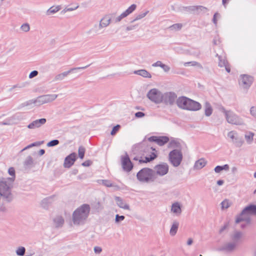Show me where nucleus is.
Segmentation results:
<instances>
[{
  "instance_id": "obj_54",
  "label": "nucleus",
  "mask_w": 256,
  "mask_h": 256,
  "mask_svg": "<svg viewBox=\"0 0 256 256\" xmlns=\"http://www.w3.org/2000/svg\"><path fill=\"white\" fill-rule=\"evenodd\" d=\"M218 17L220 18V14L218 12H216L214 14V16H213V18H212V22H213L214 23V24L216 26V24H217V20H216V18Z\"/></svg>"
},
{
  "instance_id": "obj_16",
  "label": "nucleus",
  "mask_w": 256,
  "mask_h": 256,
  "mask_svg": "<svg viewBox=\"0 0 256 256\" xmlns=\"http://www.w3.org/2000/svg\"><path fill=\"white\" fill-rule=\"evenodd\" d=\"M122 164L124 170L129 172L132 170L133 168V164L131 162L130 158L126 153L125 156H122Z\"/></svg>"
},
{
  "instance_id": "obj_19",
  "label": "nucleus",
  "mask_w": 256,
  "mask_h": 256,
  "mask_svg": "<svg viewBox=\"0 0 256 256\" xmlns=\"http://www.w3.org/2000/svg\"><path fill=\"white\" fill-rule=\"evenodd\" d=\"M236 246L235 243L232 242H229L218 248L216 250L218 251H224L226 252H230L235 250Z\"/></svg>"
},
{
  "instance_id": "obj_47",
  "label": "nucleus",
  "mask_w": 256,
  "mask_h": 256,
  "mask_svg": "<svg viewBox=\"0 0 256 256\" xmlns=\"http://www.w3.org/2000/svg\"><path fill=\"white\" fill-rule=\"evenodd\" d=\"M124 218L125 216H119L118 214H116L115 218V222L118 224L120 222L124 220Z\"/></svg>"
},
{
  "instance_id": "obj_6",
  "label": "nucleus",
  "mask_w": 256,
  "mask_h": 256,
  "mask_svg": "<svg viewBox=\"0 0 256 256\" xmlns=\"http://www.w3.org/2000/svg\"><path fill=\"white\" fill-rule=\"evenodd\" d=\"M12 184L13 182L6 179L0 181V194H2V198L8 202H10L12 200L11 193Z\"/></svg>"
},
{
  "instance_id": "obj_26",
  "label": "nucleus",
  "mask_w": 256,
  "mask_h": 256,
  "mask_svg": "<svg viewBox=\"0 0 256 256\" xmlns=\"http://www.w3.org/2000/svg\"><path fill=\"white\" fill-rule=\"evenodd\" d=\"M254 134L252 132H248L244 134V138L248 144H251L254 141Z\"/></svg>"
},
{
  "instance_id": "obj_9",
  "label": "nucleus",
  "mask_w": 256,
  "mask_h": 256,
  "mask_svg": "<svg viewBox=\"0 0 256 256\" xmlns=\"http://www.w3.org/2000/svg\"><path fill=\"white\" fill-rule=\"evenodd\" d=\"M228 137L230 139V142L236 148H240L244 144L242 138L240 136L235 130L228 132Z\"/></svg>"
},
{
  "instance_id": "obj_14",
  "label": "nucleus",
  "mask_w": 256,
  "mask_h": 256,
  "mask_svg": "<svg viewBox=\"0 0 256 256\" xmlns=\"http://www.w3.org/2000/svg\"><path fill=\"white\" fill-rule=\"evenodd\" d=\"M169 170V166L166 163H162L156 165L154 167V169L153 170L154 172V174H156H156L160 176H164L168 174Z\"/></svg>"
},
{
  "instance_id": "obj_53",
  "label": "nucleus",
  "mask_w": 256,
  "mask_h": 256,
  "mask_svg": "<svg viewBox=\"0 0 256 256\" xmlns=\"http://www.w3.org/2000/svg\"><path fill=\"white\" fill-rule=\"evenodd\" d=\"M250 113L252 116L256 118V107H251L250 109Z\"/></svg>"
},
{
  "instance_id": "obj_40",
  "label": "nucleus",
  "mask_w": 256,
  "mask_h": 256,
  "mask_svg": "<svg viewBox=\"0 0 256 256\" xmlns=\"http://www.w3.org/2000/svg\"><path fill=\"white\" fill-rule=\"evenodd\" d=\"M136 8V5L135 4H132L128 9H126L124 12V14L126 16L132 14Z\"/></svg>"
},
{
  "instance_id": "obj_48",
  "label": "nucleus",
  "mask_w": 256,
  "mask_h": 256,
  "mask_svg": "<svg viewBox=\"0 0 256 256\" xmlns=\"http://www.w3.org/2000/svg\"><path fill=\"white\" fill-rule=\"evenodd\" d=\"M20 29L24 32H28L30 29V26L28 24H24L22 25Z\"/></svg>"
},
{
  "instance_id": "obj_13",
  "label": "nucleus",
  "mask_w": 256,
  "mask_h": 256,
  "mask_svg": "<svg viewBox=\"0 0 256 256\" xmlns=\"http://www.w3.org/2000/svg\"><path fill=\"white\" fill-rule=\"evenodd\" d=\"M90 65H87L82 67H78L70 68L69 70L63 72L61 74H58L55 76L54 78L53 81L58 82L62 80L65 77H66L70 73L72 72H76L80 70H84L88 68Z\"/></svg>"
},
{
  "instance_id": "obj_33",
  "label": "nucleus",
  "mask_w": 256,
  "mask_h": 256,
  "mask_svg": "<svg viewBox=\"0 0 256 256\" xmlns=\"http://www.w3.org/2000/svg\"><path fill=\"white\" fill-rule=\"evenodd\" d=\"M61 8L60 6H52L49 9H48L46 12V15L50 16L52 14H55L60 10Z\"/></svg>"
},
{
  "instance_id": "obj_61",
  "label": "nucleus",
  "mask_w": 256,
  "mask_h": 256,
  "mask_svg": "<svg viewBox=\"0 0 256 256\" xmlns=\"http://www.w3.org/2000/svg\"><path fill=\"white\" fill-rule=\"evenodd\" d=\"M162 64V62L161 61L158 60L156 62L152 64V66L153 67H160V66Z\"/></svg>"
},
{
  "instance_id": "obj_22",
  "label": "nucleus",
  "mask_w": 256,
  "mask_h": 256,
  "mask_svg": "<svg viewBox=\"0 0 256 256\" xmlns=\"http://www.w3.org/2000/svg\"><path fill=\"white\" fill-rule=\"evenodd\" d=\"M242 236V233L240 232L235 230L234 233L230 236V238L232 242L235 243L236 245L240 241Z\"/></svg>"
},
{
  "instance_id": "obj_10",
  "label": "nucleus",
  "mask_w": 256,
  "mask_h": 256,
  "mask_svg": "<svg viewBox=\"0 0 256 256\" xmlns=\"http://www.w3.org/2000/svg\"><path fill=\"white\" fill-rule=\"evenodd\" d=\"M154 151H156L155 148H154L152 146H148L146 148V150H144V152H150V154L145 156L144 160L142 159V158H140L138 157L137 156L134 157L133 160H138L139 164L146 163L148 162H150L154 160L157 157V154L155 153V152H154Z\"/></svg>"
},
{
  "instance_id": "obj_38",
  "label": "nucleus",
  "mask_w": 256,
  "mask_h": 256,
  "mask_svg": "<svg viewBox=\"0 0 256 256\" xmlns=\"http://www.w3.org/2000/svg\"><path fill=\"white\" fill-rule=\"evenodd\" d=\"M182 24L180 23L175 24L170 26L168 28L172 31H178L182 29Z\"/></svg>"
},
{
  "instance_id": "obj_7",
  "label": "nucleus",
  "mask_w": 256,
  "mask_h": 256,
  "mask_svg": "<svg viewBox=\"0 0 256 256\" xmlns=\"http://www.w3.org/2000/svg\"><path fill=\"white\" fill-rule=\"evenodd\" d=\"M221 110L224 114L226 122L228 124L236 126L244 124L243 119L232 111L227 110L224 107L222 108Z\"/></svg>"
},
{
  "instance_id": "obj_39",
  "label": "nucleus",
  "mask_w": 256,
  "mask_h": 256,
  "mask_svg": "<svg viewBox=\"0 0 256 256\" xmlns=\"http://www.w3.org/2000/svg\"><path fill=\"white\" fill-rule=\"evenodd\" d=\"M149 12L148 10H147L146 11V12H143V13H141V14H140L138 15H136L134 18V19L132 20L130 22V23H133L135 21H136V20H140L142 18H144V17H145L146 16V15L148 14V12Z\"/></svg>"
},
{
  "instance_id": "obj_50",
  "label": "nucleus",
  "mask_w": 256,
  "mask_h": 256,
  "mask_svg": "<svg viewBox=\"0 0 256 256\" xmlns=\"http://www.w3.org/2000/svg\"><path fill=\"white\" fill-rule=\"evenodd\" d=\"M78 6H79L78 4H77L76 6L74 8H66L62 12L65 13L66 12H70V11L74 10L77 9L78 8Z\"/></svg>"
},
{
  "instance_id": "obj_55",
  "label": "nucleus",
  "mask_w": 256,
  "mask_h": 256,
  "mask_svg": "<svg viewBox=\"0 0 256 256\" xmlns=\"http://www.w3.org/2000/svg\"><path fill=\"white\" fill-rule=\"evenodd\" d=\"M38 72L37 70H34L32 71L30 74L29 78H34V77L37 76L38 75Z\"/></svg>"
},
{
  "instance_id": "obj_43",
  "label": "nucleus",
  "mask_w": 256,
  "mask_h": 256,
  "mask_svg": "<svg viewBox=\"0 0 256 256\" xmlns=\"http://www.w3.org/2000/svg\"><path fill=\"white\" fill-rule=\"evenodd\" d=\"M78 156L80 159H83L84 156L85 148L82 146H80L78 150Z\"/></svg>"
},
{
  "instance_id": "obj_49",
  "label": "nucleus",
  "mask_w": 256,
  "mask_h": 256,
  "mask_svg": "<svg viewBox=\"0 0 256 256\" xmlns=\"http://www.w3.org/2000/svg\"><path fill=\"white\" fill-rule=\"evenodd\" d=\"M120 125L117 124L116 126H114L112 130L111 131L110 134L112 136L114 135L119 130L120 128Z\"/></svg>"
},
{
  "instance_id": "obj_3",
  "label": "nucleus",
  "mask_w": 256,
  "mask_h": 256,
  "mask_svg": "<svg viewBox=\"0 0 256 256\" xmlns=\"http://www.w3.org/2000/svg\"><path fill=\"white\" fill-rule=\"evenodd\" d=\"M256 215V205L250 204L242 210L241 213L236 217V223L238 224L242 222H246V224L250 222L252 216Z\"/></svg>"
},
{
  "instance_id": "obj_18",
  "label": "nucleus",
  "mask_w": 256,
  "mask_h": 256,
  "mask_svg": "<svg viewBox=\"0 0 256 256\" xmlns=\"http://www.w3.org/2000/svg\"><path fill=\"white\" fill-rule=\"evenodd\" d=\"M76 154L74 152H72L68 156L64 159V166L65 168H70L74 164L76 160Z\"/></svg>"
},
{
  "instance_id": "obj_4",
  "label": "nucleus",
  "mask_w": 256,
  "mask_h": 256,
  "mask_svg": "<svg viewBox=\"0 0 256 256\" xmlns=\"http://www.w3.org/2000/svg\"><path fill=\"white\" fill-rule=\"evenodd\" d=\"M136 178L138 181L143 183L152 182L156 178L154 170L148 168L141 169L137 173Z\"/></svg>"
},
{
  "instance_id": "obj_36",
  "label": "nucleus",
  "mask_w": 256,
  "mask_h": 256,
  "mask_svg": "<svg viewBox=\"0 0 256 256\" xmlns=\"http://www.w3.org/2000/svg\"><path fill=\"white\" fill-rule=\"evenodd\" d=\"M189 64H190L192 66H196L197 68H198L200 69H203V67H202V65L200 63H199L197 62H196V61L186 62H184V66H186Z\"/></svg>"
},
{
  "instance_id": "obj_57",
  "label": "nucleus",
  "mask_w": 256,
  "mask_h": 256,
  "mask_svg": "<svg viewBox=\"0 0 256 256\" xmlns=\"http://www.w3.org/2000/svg\"><path fill=\"white\" fill-rule=\"evenodd\" d=\"M194 10L202 11V10H206V8L203 6H194L192 10Z\"/></svg>"
},
{
  "instance_id": "obj_52",
  "label": "nucleus",
  "mask_w": 256,
  "mask_h": 256,
  "mask_svg": "<svg viewBox=\"0 0 256 256\" xmlns=\"http://www.w3.org/2000/svg\"><path fill=\"white\" fill-rule=\"evenodd\" d=\"M127 16L124 12H123L120 15L116 17L115 19V22H120L123 18Z\"/></svg>"
},
{
  "instance_id": "obj_30",
  "label": "nucleus",
  "mask_w": 256,
  "mask_h": 256,
  "mask_svg": "<svg viewBox=\"0 0 256 256\" xmlns=\"http://www.w3.org/2000/svg\"><path fill=\"white\" fill-rule=\"evenodd\" d=\"M216 57H218V66L220 67H224V66H226V64H228V62L226 60V58L224 56L219 55L218 54H216Z\"/></svg>"
},
{
  "instance_id": "obj_8",
  "label": "nucleus",
  "mask_w": 256,
  "mask_h": 256,
  "mask_svg": "<svg viewBox=\"0 0 256 256\" xmlns=\"http://www.w3.org/2000/svg\"><path fill=\"white\" fill-rule=\"evenodd\" d=\"M182 154L180 150L174 149L169 153L168 160L171 164L174 167L180 165L182 160Z\"/></svg>"
},
{
  "instance_id": "obj_17",
  "label": "nucleus",
  "mask_w": 256,
  "mask_h": 256,
  "mask_svg": "<svg viewBox=\"0 0 256 256\" xmlns=\"http://www.w3.org/2000/svg\"><path fill=\"white\" fill-rule=\"evenodd\" d=\"M150 142H156L158 145L160 146H164L169 141V138L168 136H152L148 138Z\"/></svg>"
},
{
  "instance_id": "obj_58",
  "label": "nucleus",
  "mask_w": 256,
  "mask_h": 256,
  "mask_svg": "<svg viewBox=\"0 0 256 256\" xmlns=\"http://www.w3.org/2000/svg\"><path fill=\"white\" fill-rule=\"evenodd\" d=\"M92 164V162L90 160H88L82 163V165L84 166H88Z\"/></svg>"
},
{
  "instance_id": "obj_11",
  "label": "nucleus",
  "mask_w": 256,
  "mask_h": 256,
  "mask_svg": "<svg viewBox=\"0 0 256 256\" xmlns=\"http://www.w3.org/2000/svg\"><path fill=\"white\" fill-rule=\"evenodd\" d=\"M162 93L156 88L150 90L146 94L150 100L156 104L162 103Z\"/></svg>"
},
{
  "instance_id": "obj_21",
  "label": "nucleus",
  "mask_w": 256,
  "mask_h": 256,
  "mask_svg": "<svg viewBox=\"0 0 256 256\" xmlns=\"http://www.w3.org/2000/svg\"><path fill=\"white\" fill-rule=\"evenodd\" d=\"M111 22V17L109 15H106L100 20L98 28L101 29L109 26Z\"/></svg>"
},
{
  "instance_id": "obj_20",
  "label": "nucleus",
  "mask_w": 256,
  "mask_h": 256,
  "mask_svg": "<svg viewBox=\"0 0 256 256\" xmlns=\"http://www.w3.org/2000/svg\"><path fill=\"white\" fill-rule=\"evenodd\" d=\"M46 122V120L44 118H42L38 120H36L30 122L27 127L30 129H35L41 127L42 125L44 124Z\"/></svg>"
},
{
  "instance_id": "obj_31",
  "label": "nucleus",
  "mask_w": 256,
  "mask_h": 256,
  "mask_svg": "<svg viewBox=\"0 0 256 256\" xmlns=\"http://www.w3.org/2000/svg\"><path fill=\"white\" fill-rule=\"evenodd\" d=\"M54 198V196H51L48 198H44L43 200H42L41 202V205L44 208H46L48 206V205L52 203V202L53 198Z\"/></svg>"
},
{
  "instance_id": "obj_2",
  "label": "nucleus",
  "mask_w": 256,
  "mask_h": 256,
  "mask_svg": "<svg viewBox=\"0 0 256 256\" xmlns=\"http://www.w3.org/2000/svg\"><path fill=\"white\" fill-rule=\"evenodd\" d=\"M176 104L180 108L190 111H197L202 108L199 102L186 96L178 98Z\"/></svg>"
},
{
  "instance_id": "obj_15",
  "label": "nucleus",
  "mask_w": 256,
  "mask_h": 256,
  "mask_svg": "<svg viewBox=\"0 0 256 256\" xmlns=\"http://www.w3.org/2000/svg\"><path fill=\"white\" fill-rule=\"evenodd\" d=\"M253 78L252 76L244 74L240 76L239 84L244 88H248L251 86Z\"/></svg>"
},
{
  "instance_id": "obj_62",
  "label": "nucleus",
  "mask_w": 256,
  "mask_h": 256,
  "mask_svg": "<svg viewBox=\"0 0 256 256\" xmlns=\"http://www.w3.org/2000/svg\"><path fill=\"white\" fill-rule=\"evenodd\" d=\"M214 170V172L216 173L220 172L222 171V166H216Z\"/></svg>"
},
{
  "instance_id": "obj_63",
  "label": "nucleus",
  "mask_w": 256,
  "mask_h": 256,
  "mask_svg": "<svg viewBox=\"0 0 256 256\" xmlns=\"http://www.w3.org/2000/svg\"><path fill=\"white\" fill-rule=\"evenodd\" d=\"M222 170H229V166L227 164H226L224 166H221Z\"/></svg>"
},
{
  "instance_id": "obj_45",
  "label": "nucleus",
  "mask_w": 256,
  "mask_h": 256,
  "mask_svg": "<svg viewBox=\"0 0 256 256\" xmlns=\"http://www.w3.org/2000/svg\"><path fill=\"white\" fill-rule=\"evenodd\" d=\"M59 140H54L48 142L46 146L48 147H52L58 145L59 144Z\"/></svg>"
},
{
  "instance_id": "obj_34",
  "label": "nucleus",
  "mask_w": 256,
  "mask_h": 256,
  "mask_svg": "<svg viewBox=\"0 0 256 256\" xmlns=\"http://www.w3.org/2000/svg\"><path fill=\"white\" fill-rule=\"evenodd\" d=\"M34 164L33 158L31 156H28L24 162V165L26 168H30Z\"/></svg>"
},
{
  "instance_id": "obj_12",
  "label": "nucleus",
  "mask_w": 256,
  "mask_h": 256,
  "mask_svg": "<svg viewBox=\"0 0 256 256\" xmlns=\"http://www.w3.org/2000/svg\"><path fill=\"white\" fill-rule=\"evenodd\" d=\"M162 102L166 105L172 106L177 100L176 94L173 92H166L162 94Z\"/></svg>"
},
{
  "instance_id": "obj_51",
  "label": "nucleus",
  "mask_w": 256,
  "mask_h": 256,
  "mask_svg": "<svg viewBox=\"0 0 256 256\" xmlns=\"http://www.w3.org/2000/svg\"><path fill=\"white\" fill-rule=\"evenodd\" d=\"M160 68H162L164 71L166 72H168L170 69V67L168 66L165 64H162H162L160 66Z\"/></svg>"
},
{
  "instance_id": "obj_24",
  "label": "nucleus",
  "mask_w": 256,
  "mask_h": 256,
  "mask_svg": "<svg viewBox=\"0 0 256 256\" xmlns=\"http://www.w3.org/2000/svg\"><path fill=\"white\" fill-rule=\"evenodd\" d=\"M134 73L136 74L142 76L145 78H151V74L146 70L144 69L136 70L134 71Z\"/></svg>"
},
{
  "instance_id": "obj_28",
  "label": "nucleus",
  "mask_w": 256,
  "mask_h": 256,
  "mask_svg": "<svg viewBox=\"0 0 256 256\" xmlns=\"http://www.w3.org/2000/svg\"><path fill=\"white\" fill-rule=\"evenodd\" d=\"M171 211L176 214H180L182 210L180 204L178 202L174 203L172 206Z\"/></svg>"
},
{
  "instance_id": "obj_56",
  "label": "nucleus",
  "mask_w": 256,
  "mask_h": 256,
  "mask_svg": "<svg viewBox=\"0 0 256 256\" xmlns=\"http://www.w3.org/2000/svg\"><path fill=\"white\" fill-rule=\"evenodd\" d=\"M38 144H39L38 142H37L32 143V144L28 145L26 147H25L24 149L22 150V151H24V150H26L32 147V146H38Z\"/></svg>"
},
{
  "instance_id": "obj_27",
  "label": "nucleus",
  "mask_w": 256,
  "mask_h": 256,
  "mask_svg": "<svg viewBox=\"0 0 256 256\" xmlns=\"http://www.w3.org/2000/svg\"><path fill=\"white\" fill-rule=\"evenodd\" d=\"M54 225L56 228L62 227L64 223V220L61 216H56L54 218Z\"/></svg>"
},
{
  "instance_id": "obj_1",
  "label": "nucleus",
  "mask_w": 256,
  "mask_h": 256,
  "mask_svg": "<svg viewBox=\"0 0 256 256\" xmlns=\"http://www.w3.org/2000/svg\"><path fill=\"white\" fill-rule=\"evenodd\" d=\"M90 208L88 204H82L72 213V220L74 225L84 224L89 216Z\"/></svg>"
},
{
  "instance_id": "obj_5",
  "label": "nucleus",
  "mask_w": 256,
  "mask_h": 256,
  "mask_svg": "<svg viewBox=\"0 0 256 256\" xmlns=\"http://www.w3.org/2000/svg\"><path fill=\"white\" fill-rule=\"evenodd\" d=\"M58 95L56 94H45L38 96L36 99H32L26 102V106L34 105L40 106V105L51 102L54 100Z\"/></svg>"
},
{
  "instance_id": "obj_32",
  "label": "nucleus",
  "mask_w": 256,
  "mask_h": 256,
  "mask_svg": "<svg viewBox=\"0 0 256 256\" xmlns=\"http://www.w3.org/2000/svg\"><path fill=\"white\" fill-rule=\"evenodd\" d=\"M180 144L178 141L176 140H172L168 144V148H180Z\"/></svg>"
},
{
  "instance_id": "obj_25",
  "label": "nucleus",
  "mask_w": 256,
  "mask_h": 256,
  "mask_svg": "<svg viewBox=\"0 0 256 256\" xmlns=\"http://www.w3.org/2000/svg\"><path fill=\"white\" fill-rule=\"evenodd\" d=\"M206 162L204 158H200L195 162L194 168L196 170H200L206 165Z\"/></svg>"
},
{
  "instance_id": "obj_23",
  "label": "nucleus",
  "mask_w": 256,
  "mask_h": 256,
  "mask_svg": "<svg viewBox=\"0 0 256 256\" xmlns=\"http://www.w3.org/2000/svg\"><path fill=\"white\" fill-rule=\"evenodd\" d=\"M115 200L116 202L117 205L122 208L124 210H130V206L127 204L125 203L122 198L119 196H116Z\"/></svg>"
},
{
  "instance_id": "obj_42",
  "label": "nucleus",
  "mask_w": 256,
  "mask_h": 256,
  "mask_svg": "<svg viewBox=\"0 0 256 256\" xmlns=\"http://www.w3.org/2000/svg\"><path fill=\"white\" fill-rule=\"evenodd\" d=\"M16 252L18 256H24L26 252V248L24 246H20L16 249Z\"/></svg>"
},
{
  "instance_id": "obj_35",
  "label": "nucleus",
  "mask_w": 256,
  "mask_h": 256,
  "mask_svg": "<svg viewBox=\"0 0 256 256\" xmlns=\"http://www.w3.org/2000/svg\"><path fill=\"white\" fill-rule=\"evenodd\" d=\"M8 172L10 175L12 176V177L8 178L6 180H8V181L11 182H13L15 179V170L14 168L12 167L9 168Z\"/></svg>"
},
{
  "instance_id": "obj_64",
  "label": "nucleus",
  "mask_w": 256,
  "mask_h": 256,
  "mask_svg": "<svg viewBox=\"0 0 256 256\" xmlns=\"http://www.w3.org/2000/svg\"><path fill=\"white\" fill-rule=\"evenodd\" d=\"M0 124L2 125H10L11 124V123L9 120H8L6 121L2 122Z\"/></svg>"
},
{
  "instance_id": "obj_46",
  "label": "nucleus",
  "mask_w": 256,
  "mask_h": 256,
  "mask_svg": "<svg viewBox=\"0 0 256 256\" xmlns=\"http://www.w3.org/2000/svg\"><path fill=\"white\" fill-rule=\"evenodd\" d=\"M138 26V24H130L129 26H126V31L132 30L137 29Z\"/></svg>"
},
{
  "instance_id": "obj_37",
  "label": "nucleus",
  "mask_w": 256,
  "mask_h": 256,
  "mask_svg": "<svg viewBox=\"0 0 256 256\" xmlns=\"http://www.w3.org/2000/svg\"><path fill=\"white\" fill-rule=\"evenodd\" d=\"M212 109L210 103L206 102L205 115L209 116L212 114Z\"/></svg>"
},
{
  "instance_id": "obj_41",
  "label": "nucleus",
  "mask_w": 256,
  "mask_h": 256,
  "mask_svg": "<svg viewBox=\"0 0 256 256\" xmlns=\"http://www.w3.org/2000/svg\"><path fill=\"white\" fill-rule=\"evenodd\" d=\"M231 204L232 202H230L228 200L226 199L221 202L222 208H228L231 206Z\"/></svg>"
},
{
  "instance_id": "obj_29",
  "label": "nucleus",
  "mask_w": 256,
  "mask_h": 256,
  "mask_svg": "<svg viewBox=\"0 0 256 256\" xmlns=\"http://www.w3.org/2000/svg\"><path fill=\"white\" fill-rule=\"evenodd\" d=\"M178 226H179L178 222L176 221H174L173 222L172 224L170 229V234L172 236H174L176 235V234L178 230Z\"/></svg>"
},
{
  "instance_id": "obj_60",
  "label": "nucleus",
  "mask_w": 256,
  "mask_h": 256,
  "mask_svg": "<svg viewBox=\"0 0 256 256\" xmlns=\"http://www.w3.org/2000/svg\"><path fill=\"white\" fill-rule=\"evenodd\" d=\"M144 113L141 112H138L135 114V116L138 118H142L144 116Z\"/></svg>"
},
{
  "instance_id": "obj_59",
  "label": "nucleus",
  "mask_w": 256,
  "mask_h": 256,
  "mask_svg": "<svg viewBox=\"0 0 256 256\" xmlns=\"http://www.w3.org/2000/svg\"><path fill=\"white\" fill-rule=\"evenodd\" d=\"M94 250L96 254H99L102 252V248L100 246H95Z\"/></svg>"
},
{
  "instance_id": "obj_44",
  "label": "nucleus",
  "mask_w": 256,
  "mask_h": 256,
  "mask_svg": "<svg viewBox=\"0 0 256 256\" xmlns=\"http://www.w3.org/2000/svg\"><path fill=\"white\" fill-rule=\"evenodd\" d=\"M101 184L106 187H112L114 186V185L109 180H100Z\"/></svg>"
}]
</instances>
